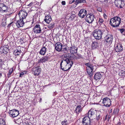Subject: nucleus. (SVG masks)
<instances>
[{
    "label": "nucleus",
    "instance_id": "nucleus-1",
    "mask_svg": "<svg viewBox=\"0 0 125 125\" xmlns=\"http://www.w3.org/2000/svg\"><path fill=\"white\" fill-rule=\"evenodd\" d=\"M69 56L68 54H65L62 56L63 59L61 62L60 67L64 71L70 70L73 64V60Z\"/></svg>",
    "mask_w": 125,
    "mask_h": 125
},
{
    "label": "nucleus",
    "instance_id": "nucleus-2",
    "mask_svg": "<svg viewBox=\"0 0 125 125\" xmlns=\"http://www.w3.org/2000/svg\"><path fill=\"white\" fill-rule=\"evenodd\" d=\"M105 31L104 33V37L105 38L104 42L107 46H110L112 43L113 40V36L108 34V31L105 28H104Z\"/></svg>",
    "mask_w": 125,
    "mask_h": 125
},
{
    "label": "nucleus",
    "instance_id": "nucleus-3",
    "mask_svg": "<svg viewBox=\"0 0 125 125\" xmlns=\"http://www.w3.org/2000/svg\"><path fill=\"white\" fill-rule=\"evenodd\" d=\"M104 28H102L100 29L95 30L94 31L93 35L95 39L99 40L101 38L102 35L104 36V33L105 31Z\"/></svg>",
    "mask_w": 125,
    "mask_h": 125
},
{
    "label": "nucleus",
    "instance_id": "nucleus-4",
    "mask_svg": "<svg viewBox=\"0 0 125 125\" xmlns=\"http://www.w3.org/2000/svg\"><path fill=\"white\" fill-rule=\"evenodd\" d=\"M121 18L116 17L111 19L110 21V24L113 27H117L119 26L121 22Z\"/></svg>",
    "mask_w": 125,
    "mask_h": 125
},
{
    "label": "nucleus",
    "instance_id": "nucleus-5",
    "mask_svg": "<svg viewBox=\"0 0 125 125\" xmlns=\"http://www.w3.org/2000/svg\"><path fill=\"white\" fill-rule=\"evenodd\" d=\"M85 65L87 66L86 70L87 73L89 76H92L94 74V66L89 62L86 63Z\"/></svg>",
    "mask_w": 125,
    "mask_h": 125
},
{
    "label": "nucleus",
    "instance_id": "nucleus-6",
    "mask_svg": "<svg viewBox=\"0 0 125 125\" xmlns=\"http://www.w3.org/2000/svg\"><path fill=\"white\" fill-rule=\"evenodd\" d=\"M18 15L20 17V19L26 21V18L27 15L26 11L21 10L18 13Z\"/></svg>",
    "mask_w": 125,
    "mask_h": 125
},
{
    "label": "nucleus",
    "instance_id": "nucleus-7",
    "mask_svg": "<svg viewBox=\"0 0 125 125\" xmlns=\"http://www.w3.org/2000/svg\"><path fill=\"white\" fill-rule=\"evenodd\" d=\"M115 4L116 7L120 8H123L125 5L123 0H115Z\"/></svg>",
    "mask_w": 125,
    "mask_h": 125
},
{
    "label": "nucleus",
    "instance_id": "nucleus-8",
    "mask_svg": "<svg viewBox=\"0 0 125 125\" xmlns=\"http://www.w3.org/2000/svg\"><path fill=\"white\" fill-rule=\"evenodd\" d=\"M94 18V16L92 14H87L86 17V21L89 23L92 22Z\"/></svg>",
    "mask_w": 125,
    "mask_h": 125
},
{
    "label": "nucleus",
    "instance_id": "nucleus-9",
    "mask_svg": "<svg viewBox=\"0 0 125 125\" xmlns=\"http://www.w3.org/2000/svg\"><path fill=\"white\" fill-rule=\"evenodd\" d=\"M103 103L104 105L106 107H109L111 105L110 99L107 97L103 98Z\"/></svg>",
    "mask_w": 125,
    "mask_h": 125
},
{
    "label": "nucleus",
    "instance_id": "nucleus-10",
    "mask_svg": "<svg viewBox=\"0 0 125 125\" xmlns=\"http://www.w3.org/2000/svg\"><path fill=\"white\" fill-rule=\"evenodd\" d=\"M9 115L11 117H15L17 116L19 114V111L17 110H11L9 112Z\"/></svg>",
    "mask_w": 125,
    "mask_h": 125
},
{
    "label": "nucleus",
    "instance_id": "nucleus-11",
    "mask_svg": "<svg viewBox=\"0 0 125 125\" xmlns=\"http://www.w3.org/2000/svg\"><path fill=\"white\" fill-rule=\"evenodd\" d=\"M68 54L69 55V56H70L69 57H70V58L71 59H72L73 61L77 59L83 58V57L81 54H77V56L74 55L70 53H69Z\"/></svg>",
    "mask_w": 125,
    "mask_h": 125
},
{
    "label": "nucleus",
    "instance_id": "nucleus-12",
    "mask_svg": "<svg viewBox=\"0 0 125 125\" xmlns=\"http://www.w3.org/2000/svg\"><path fill=\"white\" fill-rule=\"evenodd\" d=\"M33 30L35 33L38 34L41 33L42 30L40 25L39 24L36 25L33 28Z\"/></svg>",
    "mask_w": 125,
    "mask_h": 125
},
{
    "label": "nucleus",
    "instance_id": "nucleus-13",
    "mask_svg": "<svg viewBox=\"0 0 125 125\" xmlns=\"http://www.w3.org/2000/svg\"><path fill=\"white\" fill-rule=\"evenodd\" d=\"M41 69L39 67H35L33 69V73L35 76H38L40 73Z\"/></svg>",
    "mask_w": 125,
    "mask_h": 125
},
{
    "label": "nucleus",
    "instance_id": "nucleus-14",
    "mask_svg": "<svg viewBox=\"0 0 125 125\" xmlns=\"http://www.w3.org/2000/svg\"><path fill=\"white\" fill-rule=\"evenodd\" d=\"M90 123V118L88 117L87 115L84 117L82 122L83 125H90L91 124Z\"/></svg>",
    "mask_w": 125,
    "mask_h": 125
},
{
    "label": "nucleus",
    "instance_id": "nucleus-15",
    "mask_svg": "<svg viewBox=\"0 0 125 125\" xmlns=\"http://www.w3.org/2000/svg\"><path fill=\"white\" fill-rule=\"evenodd\" d=\"M26 22V21L20 19V20L16 22V25L18 28H20L23 26L25 22Z\"/></svg>",
    "mask_w": 125,
    "mask_h": 125
},
{
    "label": "nucleus",
    "instance_id": "nucleus-16",
    "mask_svg": "<svg viewBox=\"0 0 125 125\" xmlns=\"http://www.w3.org/2000/svg\"><path fill=\"white\" fill-rule=\"evenodd\" d=\"M87 14V11L84 9H81L80 11L78 16L81 18H83Z\"/></svg>",
    "mask_w": 125,
    "mask_h": 125
},
{
    "label": "nucleus",
    "instance_id": "nucleus-17",
    "mask_svg": "<svg viewBox=\"0 0 125 125\" xmlns=\"http://www.w3.org/2000/svg\"><path fill=\"white\" fill-rule=\"evenodd\" d=\"M0 11L4 12L6 11L8 9V7L3 3L0 4Z\"/></svg>",
    "mask_w": 125,
    "mask_h": 125
},
{
    "label": "nucleus",
    "instance_id": "nucleus-18",
    "mask_svg": "<svg viewBox=\"0 0 125 125\" xmlns=\"http://www.w3.org/2000/svg\"><path fill=\"white\" fill-rule=\"evenodd\" d=\"M102 76V75L99 72L96 73L94 76V79L96 80L100 79Z\"/></svg>",
    "mask_w": 125,
    "mask_h": 125
},
{
    "label": "nucleus",
    "instance_id": "nucleus-19",
    "mask_svg": "<svg viewBox=\"0 0 125 125\" xmlns=\"http://www.w3.org/2000/svg\"><path fill=\"white\" fill-rule=\"evenodd\" d=\"M16 122L17 123L20 125H29L28 122H24L23 123V120L21 118H19L17 119Z\"/></svg>",
    "mask_w": 125,
    "mask_h": 125
},
{
    "label": "nucleus",
    "instance_id": "nucleus-20",
    "mask_svg": "<svg viewBox=\"0 0 125 125\" xmlns=\"http://www.w3.org/2000/svg\"><path fill=\"white\" fill-rule=\"evenodd\" d=\"M52 20V18L51 16L48 15L45 17L44 21L47 24H49Z\"/></svg>",
    "mask_w": 125,
    "mask_h": 125
},
{
    "label": "nucleus",
    "instance_id": "nucleus-21",
    "mask_svg": "<svg viewBox=\"0 0 125 125\" xmlns=\"http://www.w3.org/2000/svg\"><path fill=\"white\" fill-rule=\"evenodd\" d=\"M95 113V111L93 109H91L88 111L87 114L88 117L90 118L93 115H94Z\"/></svg>",
    "mask_w": 125,
    "mask_h": 125
},
{
    "label": "nucleus",
    "instance_id": "nucleus-22",
    "mask_svg": "<svg viewBox=\"0 0 125 125\" xmlns=\"http://www.w3.org/2000/svg\"><path fill=\"white\" fill-rule=\"evenodd\" d=\"M48 56H45L41 58L39 60V62H43L48 61L49 59Z\"/></svg>",
    "mask_w": 125,
    "mask_h": 125
},
{
    "label": "nucleus",
    "instance_id": "nucleus-23",
    "mask_svg": "<svg viewBox=\"0 0 125 125\" xmlns=\"http://www.w3.org/2000/svg\"><path fill=\"white\" fill-rule=\"evenodd\" d=\"M77 47H70V52L73 55L74 53H77Z\"/></svg>",
    "mask_w": 125,
    "mask_h": 125
},
{
    "label": "nucleus",
    "instance_id": "nucleus-24",
    "mask_svg": "<svg viewBox=\"0 0 125 125\" xmlns=\"http://www.w3.org/2000/svg\"><path fill=\"white\" fill-rule=\"evenodd\" d=\"M82 110V106L81 105L78 106L76 108L75 112L77 114H79Z\"/></svg>",
    "mask_w": 125,
    "mask_h": 125
},
{
    "label": "nucleus",
    "instance_id": "nucleus-25",
    "mask_svg": "<svg viewBox=\"0 0 125 125\" xmlns=\"http://www.w3.org/2000/svg\"><path fill=\"white\" fill-rule=\"evenodd\" d=\"M46 52V47H42L41 50L40 54L42 55H44Z\"/></svg>",
    "mask_w": 125,
    "mask_h": 125
},
{
    "label": "nucleus",
    "instance_id": "nucleus-26",
    "mask_svg": "<svg viewBox=\"0 0 125 125\" xmlns=\"http://www.w3.org/2000/svg\"><path fill=\"white\" fill-rule=\"evenodd\" d=\"M86 1L85 0H76V4L80 3H85Z\"/></svg>",
    "mask_w": 125,
    "mask_h": 125
},
{
    "label": "nucleus",
    "instance_id": "nucleus-27",
    "mask_svg": "<svg viewBox=\"0 0 125 125\" xmlns=\"http://www.w3.org/2000/svg\"><path fill=\"white\" fill-rule=\"evenodd\" d=\"M13 70V69L12 68L10 69L7 74V76L8 77V78L10 77L11 76V75Z\"/></svg>",
    "mask_w": 125,
    "mask_h": 125
},
{
    "label": "nucleus",
    "instance_id": "nucleus-28",
    "mask_svg": "<svg viewBox=\"0 0 125 125\" xmlns=\"http://www.w3.org/2000/svg\"><path fill=\"white\" fill-rule=\"evenodd\" d=\"M115 49L116 52H120L123 51L122 47H115Z\"/></svg>",
    "mask_w": 125,
    "mask_h": 125
},
{
    "label": "nucleus",
    "instance_id": "nucleus-29",
    "mask_svg": "<svg viewBox=\"0 0 125 125\" xmlns=\"http://www.w3.org/2000/svg\"><path fill=\"white\" fill-rule=\"evenodd\" d=\"M21 52V50H16L14 51V54L15 55H20Z\"/></svg>",
    "mask_w": 125,
    "mask_h": 125
},
{
    "label": "nucleus",
    "instance_id": "nucleus-30",
    "mask_svg": "<svg viewBox=\"0 0 125 125\" xmlns=\"http://www.w3.org/2000/svg\"><path fill=\"white\" fill-rule=\"evenodd\" d=\"M68 47H64V48H63V47H62V52H63L64 53H66L68 52Z\"/></svg>",
    "mask_w": 125,
    "mask_h": 125
},
{
    "label": "nucleus",
    "instance_id": "nucleus-31",
    "mask_svg": "<svg viewBox=\"0 0 125 125\" xmlns=\"http://www.w3.org/2000/svg\"><path fill=\"white\" fill-rule=\"evenodd\" d=\"M92 47H96L98 46V43L96 42H93L92 44Z\"/></svg>",
    "mask_w": 125,
    "mask_h": 125
},
{
    "label": "nucleus",
    "instance_id": "nucleus-32",
    "mask_svg": "<svg viewBox=\"0 0 125 125\" xmlns=\"http://www.w3.org/2000/svg\"><path fill=\"white\" fill-rule=\"evenodd\" d=\"M62 125H68L69 123L66 120H64V121H62L61 123Z\"/></svg>",
    "mask_w": 125,
    "mask_h": 125
},
{
    "label": "nucleus",
    "instance_id": "nucleus-33",
    "mask_svg": "<svg viewBox=\"0 0 125 125\" xmlns=\"http://www.w3.org/2000/svg\"><path fill=\"white\" fill-rule=\"evenodd\" d=\"M5 124L4 121L2 119H0V125H4Z\"/></svg>",
    "mask_w": 125,
    "mask_h": 125
},
{
    "label": "nucleus",
    "instance_id": "nucleus-34",
    "mask_svg": "<svg viewBox=\"0 0 125 125\" xmlns=\"http://www.w3.org/2000/svg\"><path fill=\"white\" fill-rule=\"evenodd\" d=\"M104 19L101 18H99L98 23L99 24L101 25L103 22Z\"/></svg>",
    "mask_w": 125,
    "mask_h": 125
},
{
    "label": "nucleus",
    "instance_id": "nucleus-35",
    "mask_svg": "<svg viewBox=\"0 0 125 125\" xmlns=\"http://www.w3.org/2000/svg\"><path fill=\"white\" fill-rule=\"evenodd\" d=\"M102 118V116H101L100 114H97L96 115V119L98 121L100 119Z\"/></svg>",
    "mask_w": 125,
    "mask_h": 125
},
{
    "label": "nucleus",
    "instance_id": "nucleus-36",
    "mask_svg": "<svg viewBox=\"0 0 125 125\" xmlns=\"http://www.w3.org/2000/svg\"><path fill=\"white\" fill-rule=\"evenodd\" d=\"M62 47V44L60 42H57L55 44V47Z\"/></svg>",
    "mask_w": 125,
    "mask_h": 125
},
{
    "label": "nucleus",
    "instance_id": "nucleus-37",
    "mask_svg": "<svg viewBox=\"0 0 125 125\" xmlns=\"http://www.w3.org/2000/svg\"><path fill=\"white\" fill-rule=\"evenodd\" d=\"M54 23H51L48 26L49 28L50 29H52L53 28L54 26Z\"/></svg>",
    "mask_w": 125,
    "mask_h": 125
},
{
    "label": "nucleus",
    "instance_id": "nucleus-38",
    "mask_svg": "<svg viewBox=\"0 0 125 125\" xmlns=\"http://www.w3.org/2000/svg\"><path fill=\"white\" fill-rule=\"evenodd\" d=\"M55 49L58 52L62 51V47H55Z\"/></svg>",
    "mask_w": 125,
    "mask_h": 125
},
{
    "label": "nucleus",
    "instance_id": "nucleus-39",
    "mask_svg": "<svg viewBox=\"0 0 125 125\" xmlns=\"http://www.w3.org/2000/svg\"><path fill=\"white\" fill-rule=\"evenodd\" d=\"M3 61L1 59H0V69H1L2 67L3 64Z\"/></svg>",
    "mask_w": 125,
    "mask_h": 125
},
{
    "label": "nucleus",
    "instance_id": "nucleus-40",
    "mask_svg": "<svg viewBox=\"0 0 125 125\" xmlns=\"http://www.w3.org/2000/svg\"><path fill=\"white\" fill-rule=\"evenodd\" d=\"M118 110L117 109H114V113L115 114H117L118 113Z\"/></svg>",
    "mask_w": 125,
    "mask_h": 125
},
{
    "label": "nucleus",
    "instance_id": "nucleus-41",
    "mask_svg": "<svg viewBox=\"0 0 125 125\" xmlns=\"http://www.w3.org/2000/svg\"><path fill=\"white\" fill-rule=\"evenodd\" d=\"M119 30L120 31V32L122 34L123 32H124L125 31V29L123 28L119 29Z\"/></svg>",
    "mask_w": 125,
    "mask_h": 125
},
{
    "label": "nucleus",
    "instance_id": "nucleus-42",
    "mask_svg": "<svg viewBox=\"0 0 125 125\" xmlns=\"http://www.w3.org/2000/svg\"><path fill=\"white\" fill-rule=\"evenodd\" d=\"M4 47L0 48V52L1 53H3L4 52Z\"/></svg>",
    "mask_w": 125,
    "mask_h": 125
},
{
    "label": "nucleus",
    "instance_id": "nucleus-43",
    "mask_svg": "<svg viewBox=\"0 0 125 125\" xmlns=\"http://www.w3.org/2000/svg\"><path fill=\"white\" fill-rule=\"evenodd\" d=\"M33 5V3L32 2H31L28 5V6L29 7H31Z\"/></svg>",
    "mask_w": 125,
    "mask_h": 125
},
{
    "label": "nucleus",
    "instance_id": "nucleus-44",
    "mask_svg": "<svg viewBox=\"0 0 125 125\" xmlns=\"http://www.w3.org/2000/svg\"><path fill=\"white\" fill-rule=\"evenodd\" d=\"M75 1L76 2V0H71L69 1V3L71 4Z\"/></svg>",
    "mask_w": 125,
    "mask_h": 125
},
{
    "label": "nucleus",
    "instance_id": "nucleus-45",
    "mask_svg": "<svg viewBox=\"0 0 125 125\" xmlns=\"http://www.w3.org/2000/svg\"><path fill=\"white\" fill-rule=\"evenodd\" d=\"M62 4L63 5H64L66 3L65 2V1H63L62 2Z\"/></svg>",
    "mask_w": 125,
    "mask_h": 125
},
{
    "label": "nucleus",
    "instance_id": "nucleus-46",
    "mask_svg": "<svg viewBox=\"0 0 125 125\" xmlns=\"http://www.w3.org/2000/svg\"><path fill=\"white\" fill-rule=\"evenodd\" d=\"M23 74V72H21L20 74V77H21L22 76Z\"/></svg>",
    "mask_w": 125,
    "mask_h": 125
},
{
    "label": "nucleus",
    "instance_id": "nucleus-47",
    "mask_svg": "<svg viewBox=\"0 0 125 125\" xmlns=\"http://www.w3.org/2000/svg\"><path fill=\"white\" fill-rule=\"evenodd\" d=\"M104 16L105 18H106L107 17V16L105 14H104L103 15Z\"/></svg>",
    "mask_w": 125,
    "mask_h": 125
},
{
    "label": "nucleus",
    "instance_id": "nucleus-48",
    "mask_svg": "<svg viewBox=\"0 0 125 125\" xmlns=\"http://www.w3.org/2000/svg\"><path fill=\"white\" fill-rule=\"evenodd\" d=\"M4 52L3 53H5L7 51H6L4 49V51H3Z\"/></svg>",
    "mask_w": 125,
    "mask_h": 125
},
{
    "label": "nucleus",
    "instance_id": "nucleus-49",
    "mask_svg": "<svg viewBox=\"0 0 125 125\" xmlns=\"http://www.w3.org/2000/svg\"><path fill=\"white\" fill-rule=\"evenodd\" d=\"M5 48H7L6 49V50H7V49H8V47H5Z\"/></svg>",
    "mask_w": 125,
    "mask_h": 125
},
{
    "label": "nucleus",
    "instance_id": "nucleus-50",
    "mask_svg": "<svg viewBox=\"0 0 125 125\" xmlns=\"http://www.w3.org/2000/svg\"><path fill=\"white\" fill-rule=\"evenodd\" d=\"M12 23V22L10 23V24H11Z\"/></svg>",
    "mask_w": 125,
    "mask_h": 125
},
{
    "label": "nucleus",
    "instance_id": "nucleus-51",
    "mask_svg": "<svg viewBox=\"0 0 125 125\" xmlns=\"http://www.w3.org/2000/svg\"><path fill=\"white\" fill-rule=\"evenodd\" d=\"M118 46H117L116 47H118Z\"/></svg>",
    "mask_w": 125,
    "mask_h": 125
},
{
    "label": "nucleus",
    "instance_id": "nucleus-52",
    "mask_svg": "<svg viewBox=\"0 0 125 125\" xmlns=\"http://www.w3.org/2000/svg\"><path fill=\"white\" fill-rule=\"evenodd\" d=\"M49 125V124H48V125Z\"/></svg>",
    "mask_w": 125,
    "mask_h": 125
},
{
    "label": "nucleus",
    "instance_id": "nucleus-53",
    "mask_svg": "<svg viewBox=\"0 0 125 125\" xmlns=\"http://www.w3.org/2000/svg\"><path fill=\"white\" fill-rule=\"evenodd\" d=\"M99 11H100V10H99Z\"/></svg>",
    "mask_w": 125,
    "mask_h": 125
},
{
    "label": "nucleus",
    "instance_id": "nucleus-54",
    "mask_svg": "<svg viewBox=\"0 0 125 125\" xmlns=\"http://www.w3.org/2000/svg\"><path fill=\"white\" fill-rule=\"evenodd\" d=\"M124 97H125V96Z\"/></svg>",
    "mask_w": 125,
    "mask_h": 125
},
{
    "label": "nucleus",
    "instance_id": "nucleus-55",
    "mask_svg": "<svg viewBox=\"0 0 125 125\" xmlns=\"http://www.w3.org/2000/svg\"><path fill=\"white\" fill-rule=\"evenodd\" d=\"M1 0H0V1Z\"/></svg>",
    "mask_w": 125,
    "mask_h": 125
}]
</instances>
